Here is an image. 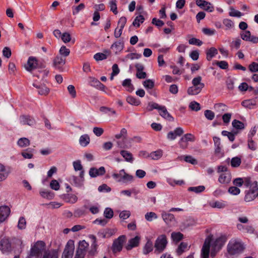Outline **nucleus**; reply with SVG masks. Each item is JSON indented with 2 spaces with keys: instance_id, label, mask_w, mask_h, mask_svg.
Here are the masks:
<instances>
[{
  "instance_id": "69168bd1",
  "label": "nucleus",
  "mask_w": 258,
  "mask_h": 258,
  "mask_svg": "<svg viewBox=\"0 0 258 258\" xmlns=\"http://www.w3.org/2000/svg\"><path fill=\"white\" fill-rule=\"evenodd\" d=\"M100 82L97 79L93 77L89 78V84L91 86L97 88L100 84Z\"/></svg>"
},
{
  "instance_id": "6e6552de",
  "label": "nucleus",
  "mask_w": 258,
  "mask_h": 258,
  "mask_svg": "<svg viewBox=\"0 0 258 258\" xmlns=\"http://www.w3.org/2000/svg\"><path fill=\"white\" fill-rule=\"evenodd\" d=\"M125 241V236L121 235L113 241L112 250L114 253L119 252L122 250L123 244Z\"/></svg>"
},
{
  "instance_id": "39448f33",
  "label": "nucleus",
  "mask_w": 258,
  "mask_h": 258,
  "mask_svg": "<svg viewBox=\"0 0 258 258\" xmlns=\"http://www.w3.org/2000/svg\"><path fill=\"white\" fill-rule=\"evenodd\" d=\"M167 239L165 235L161 234L158 236L154 243V253L159 254L162 252L167 245Z\"/></svg>"
},
{
  "instance_id": "3c124183",
  "label": "nucleus",
  "mask_w": 258,
  "mask_h": 258,
  "mask_svg": "<svg viewBox=\"0 0 258 258\" xmlns=\"http://www.w3.org/2000/svg\"><path fill=\"white\" fill-rule=\"evenodd\" d=\"M242 105L243 106L246 108L252 109L253 108V107L255 106V103L254 101L252 100H246L243 101L242 102Z\"/></svg>"
},
{
  "instance_id": "f257e3e1",
  "label": "nucleus",
  "mask_w": 258,
  "mask_h": 258,
  "mask_svg": "<svg viewBox=\"0 0 258 258\" xmlns=\"http://www.w3.org/2000/svg\"><path fill=\"white\" fill-rule=\"evenodd\" d=\"M58 258V254L56 250H45V244L42 241H37L30 249L26 258Z\"/></svg>"
},
{
  "instance_id": "09e8293b",
  "label": "nucleus",
  "mask_w": 258,
  "mask_h": 258,
  "mask_svg": "<svg viewBox=\"0 0 258 258\" xmlns=\"http://www.w3.org/2000/svg\"><path fill=\"white\" fill-rule=\"evenodd\" d=\"M232 125L233 127L237 130H242L244 128V124L243 123L236 119L233 120Z\"/></svg>"
},
{
  "instance_id": "864d4df0",
  "label": "nucleus",
  "mask_w": 258,
  "mask_h": 258,
  "mask_svg": "<svg viewBox=\"0 0 258 258\" xmlns=\"http://www.w3.org/2000/svg\"><path fill=\"white\" fill-rule=\"evenodd\" d=\"M205 187L204 186L200 185L198 186L190 187L188 188V190L198 194L203 191L205 190Z\"/></svg>"
},
{
  "instance_id": "20e7f679",
  "label": "nucleus",
  "mask_w": 258,
  "mask_h": 258,
  "mask_svg": "<svg viewBox=\"0 0 258 258\" xmlns=\"http://www.w3.org/2000/svg\"><path fill=\"white\" fill-rule=\"evenodd\" d=\"M244 249V246L241 242L232 239L227 245V251L229 254L234 255L241 253Z\"/></svg>"
},
{
  "instance_id": "de8ad7c7",
  "label": "nucleus",
  "mask_w": 258,
  "mask_h": 258,
  "mask_svg": "<svg viewBox=\"0 0 258 258\" xmlns=\"http://www.w3.org/2000/svg\"><path fill=\"white\" fill-rule=\"evenodd\" d=\"M145 20V18L143 16L139 15L136 17L135 19L133 22V25L134 26L139 27L140 26L141 23H143Z\"/></svg>"
},
{
  "instance_id": "c85d7f7f",
  "label": "nucleus",
  "mask_w": 258,
  "mask_h": 258,
  "mask_svg": "<svg viewBox=\"0 0 258 258\" xmlns=\"http://www.w3.org/2000/svg\"><path fill=\"white\" fill-rule=\"evenodd\" d=\"M154 247L153 242L150 240H148L143 248V253L145 255H147L150 252L152 251Z\"/></svg>"
},
{
  "instance_id": "37998d69",
  "label": "nucleus",
  "mask_w": 258,
  "mask_h": 258,
  "mask_svg": "<svg viewBox=\"0 0 258 258\" xmlns=\"http://www.w3.org/2000/svg\"><path fill=\"white\" fill-rule=\"evenodd\" d=\"M40 195L44 198L48 200L52 199L54 197V194L50 191L47 190H43L40 191Z\"/></svg>"
},
{
  "instance_id": "e433bc0d",
  "label": "nucleus",
  "mask_w": 258,
  "mask_h": 258,
  "mask_svg": "<svg viewBox=\"0 0 258 258\" xmlns=\"http://www.w3.org/2000/svg\"><path fill=\"white\" fill-rule=\"evenodd\" d=\"M34 120L29 116H20V122L22 124H28L32 125L34 123Z\"/></svg>"
},
{
  "instance_id": "6e6d98bb",
  "label": "nucleus",
  "mask_w": 258,
  "mask_h": 258,
  "mask_svg": "<svg viewBox=\"0 0 258 258\" xmlns=\"http://www.w3.org/2000/svg\"><path fill=\"white\" fill-rule=\"evenodd\" d=\"M167 181L171 186H174L175 184L181 185L184 184V181L183 180H174L169 178L167 179Z\"/></svg>"
},
{
  "instance_id": "a211bd4d",
  "label": "nucleus",
  "mask_w": 258,
  "mask_h": 258,
  "mask_svg": "<svg viewBox=\"0 0 258 258\" xmlns=\"http://www.w3.org/2000/svg\"><path fill=\"white\" fill-rule=\"evenodd\" d=\"M236 227L240 231L250 234H254L255 232L254 228L251 225H243L241 223H238Z\"/></svg>"
},
{
  "instance_id": "680f3d73",
  "label": "nucleus",
  "mask_w": 258,
  "mask_h": 258,
  "mask_svg": "<svg viewBox=\"0 0 258 258\" xmlns=\"http://www.w3.org/2000/svg\"><path fill=\"white\" fill-rule=\"evenodd\" d=\"M195 140V136L191 134H186L181 138L182 141H185V142H194Z\"/></svg>"
},
{
  "instance_id": "052dcab7",
  "label": "nucleus",
  "mask_w": 258,
  "mask_h": 258,
  "mask_svg": "<svg viewBox=\"0 0 258 258\" xmlns=\"http://www.w3.org/2000/svg\"><path fill=\"white\" fill-rule=\"evenodd\" d=\"M104 216L107 219H111L113 216V212L111 208H107L104 211Z\"/></svg>"
},
{
  "instance_id": "412c9836",
  "label": "nucleus",
  "mask_w": 258,
  "mask_h": 258,
  "mask_svg": "<svg viewBox=\"0 0 258 258\" xmlns=\"http://www.w3.org/2000/svg\"><path fill=\"white\" fill-rule=\"evenodd\" d=\"M140 241V237L138 236H136L134 238L131 239L128 241V244L126 246V249L130 250L133 247L138 246Z\"/></svg>"
},
{
  "instance_id": "0e129e2a",
  "label": "nucleus",
  "mask_w": 258,
  "mask_h": 258,
  "mask_svg": "<svg viewBox=\"0 0 258 258\" xmlns=\"http://www.w3.org/2000/svg\"><path fill=\"white\" fill-rule=\"evenodd\" d=\"M127 134V131L125 128H123L121 130L120 132L118 134H116L115 136V138L119 139H123V141L125 140V137Z\"/></svg>"
},
{
  "instance_id": "393cba45",
  "label": "nucleus",
  "mask_w": 258,
  "mask_h": 258,
  "mask_svg": "<svg viewBox=\"0 0 258 258\" xmlns=\"http://www.w3.org/2000/svg\"><path fill=\"white\" fill-rule=\"evenodd\" d=\"M213 141L214 142L215 154L217 155H221L222 156L223 154L221 152V142L220 138L217 137H213Z\"/></svg>"
},
{
  "instance_id": "f3484780",
  "label": "nucleus",
  "mask_w": 258,
  "mask_h": 258,
  "mask_svg": "<svg viewBox=\"0 0 258 258\" xmlns=\"http://www.w3.org/2000/svg\"><path fill=\"white\" fill-rule=\"evenodd\" d=\"M105 173V168L103 166L100 167L98 169L92 167L90 169L89 174L91 177H96L104 174Z\"/></svg>"
},
{
  "instance_id": "f03ea898",
  "label": "nucleus",
  "mask_w": 258,
  "mask_h": 258,
  "mask_svg": "<svg viewBox=\"0 0 258 258\" xmlns=\"http://www.w3.org/2000/svg\"><path fill=\"white\" fill-rule=\"evenodd\" d=\"M202 77L197 76L192 80V86L187 89V92L189 95H196L199 94L205 87V84L202 82Z\"/></svg>"
},
{
  "instance_id": "8fccbe9b",
  "label": "nucleus",
  "mask_w": 258,
  "mask_h": 258,
  "mask_svg": "<svg viewBox=\"0 0 258 258\" xmlns=\"http://www.w3.org/2000/svg\"><path fill=\"white\" fill-rule=\"evenodd\" d=\"M116 3V0H110L109 2V6L110 8V11H112L115 15H116L118 13L117 10Z\"/></svg>"
},
{
  "instance_id": "c03bdc74",
  "label": "nucleus",
  "mask_w": 258,
  "mask_h": 258,
  "mask_svg": "<svg viewBox=\"0 0 258 258\" xmlns=\"http://www.w3.org/2000/svg\"><path fill=\"white\" fill-rule=\"evenodd\" d=\"M141 54L136 53H131L127 54L123 59L122 61H126L128 59L133 60L134 59H139L141 57Z\"/></svg>"
},
{
  "instance_id": "4c0bfd02",
  "label": "nucleus",
  "mask_w": 258,
  "mask_h": 258,
  "mask_svg": "<svg viewBox=\"0 0 258 258\" xmlns=\"http://www.w3.org/2000/svg\"><path fill=\"white\" fill-rule=\"evenodd\" d=\"M188 244L186 242H182L176 249V253L178 255H181L188 249Z\"/></svg>"
},
{
  "instance_id": "5701e85b",
  "label": "nucleus",
  "mask_w": 258,
  "mask_h": 258,
  "mask_svg": "<svg viewBox=\"0 0 258 258\" xmlns=\"http://www.w3.org/2000/svg\"><path fill=\"white\" fill-rule=\"evenodd\" d=\"M158 111L160 115L163 118L169 121H172L173 120V118L168 113L165 106H161Z\"/></svg>"
},
{
  "instance_id": "72a5a7b5",
  "label": "nucleus",
  "mask_w": 258,
  "mask_h": 258,
  "mask_svg": "<svg viewBox=\"0 0 258 258\" xmlns=\"http://www.w3.org/2000/svg\"><path fill=\"white\" fill-rule=\"evenodd\" d=\"M90 139L87 134L82 135L79 139V144L82 147H86L90 143Z\"/></svg>"
},
{
  "instance_id": "0eeeda50",
  "label": "nucleus",
  "mask_w": 258,
  "mask_h": 258,
  "mask_svg": "<svg viewBox=\"0 0 258 258\" xmlns=\"http://www.w3.org/2000/svg\"><path fill=\"white\" fill-rule=\"evenodd\" d=\"M161 217L165 224L169 227L174 226L177 223L174 216L172 214L167 213L165 211H162Z\"/></svg>"
},
{
  "instance_id": "aec40b11",
  "label": "nucleus",
  "mask_w": 258,
  "mask_h": 258,
  "mask_svg": "<svg viewBox=\"0 0 258 258\" xmlns=\"http://www.w3.org/2000/svg\"><path fill=\"white\" fill-rule=\"evenodd\" d=\"M37 65V63L36 58L33 57H30L25 67L28 71H31L36 68Z\"/></svg>"
},
{
  "instance_id": "7ed1b4c3",
  "label": "nucleus",
  "mask_w": 258,
  "mask_h": 258,
  "mask_svg": "<svg viewBox=\"0 0 258 258\" xmlns=\"http://www.w3.org/2000/svg\"><path fill=\"white\" fill-rule=\"evenodd\" d=\"M112 176L117 182L124 184L131 183L134 180V177L126 173L124 169L119 170L118 173H113Z\"/></svg>"
},
{
  "instance_id": "a18cd8bd",
  "label": "nucleus",
  "mask_w": 258,
  "mask_h": 258,
  "mask_svg": "<svg viewBox=\"0 0 258 258\" xmlns=\"http://www.w3.org/2000/svg\"><path fill=\"white\" fill-rule=\"evenodd\" d=\"M210 205L212 208H217L218 209H223L226 207V204L224 202L215 201L210 203Z\"/></svg>"
},
{
  "instance_id": "a19ab883",
  "label": "nucleus",
  "mask_w": 258,
  "mask_h": 258,
  "mask_svg": "<svg viewBox=\"0 0 258 258\" xmlns=\"http://www.w3.org/2000/svg\"><path fill=\"white\" fill-rule=\"evenodd\" d=\"M171 237L173 241L177 242L182 239L183 235L180 232H173L171 234Z\"/></svg>"
},
{
  "instance_id": "f704fd0d",
  "label": "nucleus",
  "mask_w": 258,
  "mask_h": 258,
  "mask_svg": "<svg viewBox=\"0 0 258 258\" xmlns=\"http://www.w3.org/2000/svg\"><path fill=\"white\" fill-rule=\"evenodd\" d=\"M217 54V49L215 47H211L206 51V58L208 60L210 61Z\"/></svg>"
},
{
  "instance_id": "79ce46f5",
  "label": "nucleus",
  "mask_w": 258,
  "mask_h": 258,
  "mask_svg": "<svg viewBox=\"0 0 258 258\" xmlns=\"http://www.w3.org/2000/svg\"><path fill=\"white\" fill-rule=\"evenodd\" d=\"M158 218L157 215L153 212H147L145 215V218L148 222H152L154 220L158 219Z\"/></svg>"
},
{
  "instance_id": "9d476101",
  "label": "nucleus",
  "mask_w": 258,
  "mask_h": 258,
  "mask_svg": "<svg viewBox=\"0 0 258 258\" xmlns=\"http://www.w3.org/2000/svg\"><path fill=\"white\" fill-rule=\"evenodd\" d=\"M225 242V241L223 238L219 237L212 243L211 256H215L216 253L224 245Z\"/></svg>"
},
{
  "instance_id": "4be33fe9",
  "label": "nucleus",
  "mask_w": 258,
  "mask_h": 258,
  "mask_svg": "<svg viewBox=\"0 0 258 258\" xmlns=\"http://www.w3.org/2000/svg\"><path fill=\"white\" fill-rule=\"evenodd\" d=\"M124 47V43L123 41H116L114 42L111 46V49L115 53L120 52L122 50Z\"/></svg>"
},
{
  "instance_id": "c9c22d12",
  "label": "nucleus",
  "mask_w": 258,
  "mask_h": 258,
  "mask_svg": "<svg viewBox=\"0 0 258 258\" xmlns=\"http://www.w3.org/2000/svg\"><path fill=\"white\" fill-rule=\"evenodd\" d=\"M132 81L130 79H125L122 83V85L124 87L126 90L128 92H132L134 90V87L131 83Z\"/></svg>"
},
{
  "instance_id": "ddd939ff",
  "label": "nucleus",
  "mask_w": 258,
  "mask_h": 258,
  "mask_svg": "<svg viewBox=\"0 0 258 258\" xmlns=\"http://www.w3.org/2000/svg\"><path fill=\"white\" fill-rule=\"evenodd\" d=\"M88 246V244L83 240L79 243V247L77 249L76 254L75 258H84L86 248Z\"/></svg>"
},
{
  "instance_id": "7c9ffc66",
  "label": "nucleus",
  "mask_w": 258,
  "mask_h": 258,
  "mask_svg": "<svg viewBox=\"0 0 258 258\" xmlns=\"http://www.w3.org/2000/svg\"><path fill=\"white\" fill-rule=\"evenodd\" d=\"M233 183L236 186H241L242 183H244L246 187H251V182L249 179H245V181H243L242 178H238L235 179Z\"/></svg>"
},
{
  "instance_id": "4468645a",
  "label": "nucleus",
  "mask_w": 258,
  "mask_h": 258,
  "mask_svg": "<svg viewBox=\"0 0 258 258\" xmlns=\"http://www.w3.org/2000/svg\"><path fill=\"white\" fill-rule=\"evenodd\" d=\"M241 38L244 41L253 43H258V37L251 36L249 31H245L240 34Z\"/></svg>"
},
{
  "instance_id": "e2e57ef3",
  "label": "nucleus",
  "mask_w": 258,
  "mask_h": 258,
  "mask_svg": "<svg viewBox=\"0 0 258 258\" xmlns=\"http://www.w3.org/2000/svg\"><path fill=\"white\" fill-rule=\"evenodd\" d=\"M66 200L67 202L74 204L77 201L78 198L75 195H68L66 198Z\"/></svg>"
},
{
  "instance_id": "774afa93",
  "label": "nucleus",
  "mask_w": 258,
  "mask_h": 258,
  "mask_svg": "<svg viewBox=\"0 0 258 258\" xmlns=\"http://www.w3.org/2000/svg\"><path fill=\"white\" fill-rule=\"evenodd\" d=\"M61 39L64 43H67L71 41V36L70 33L64 32L62 33Z\"/></svg>"
},
{
  "instance_id": "58836bf2",
  "label": "nucleus",
  "mask_w": 258,
  "mask_h": 258,
  "mask_svg": "<svg viewBox=\"0 0 258 258\" xmlns=\"http://www.w3.org/2000/svg\"><path fill=\"white\" fill-rule=\"evenodd\" d=\"M120 154L124 158L125 160L127 162L132 163L134 160V158L132 153L127 151L121 150L120 151Z\"/></svg>"
},
{
  "instance_id": "a878e982",
  "label": "nucleus",
  "mask_w": 258,
  "mask_h": 258,
  "mask_svg": "<svg viewBox=\"0 0 258 258\" xmlns=\"http://www.w3.org/2000/svg\"><path fill=\"white\" fill-rule=\"evenodd\" d=\"M2 170L0 169V181L5 180L11 172L10 167L6 168L3 164H2Z\"/></svg>"
},
{
  "instance_id": "bb28decb",
  "label": "nucleus",
  "mask_w": 258,
  "mask_h": 258,
  "mask_svg": "<svg viewBox=\"0 0 258 258\" xmlns=\"http://www.w3.org/2000/svg\"><path fill=\"white\" fill-rule=\"evenodd\" d=\"M230 180L231 175L228 172L221 173L218 179V181L222 184L228 183Z\"/></svg>"
},
{
  "instance_id": "ea45409f",
  "label": "nucleus",
  "mask_w": 258,
  "mask_h": 258,
  "mask_svg": "<svg viewBox=\"0 0 258 258\" xmlns=\"http://www.w3.org/2000/svg\"><path fill=\"white\" fill-rule=\"evenodd\" d=\"M30 144V141L26 138H21L17 142V145L21 147L24 148L28 146Z\"/></svg>"
},
{
  "instance_id": "338daca9",
  "label": "nucleus",
  "mask_w": 258,
  "mask_h": 258,
  "mask_svg": "<svg viewBox=\"0 0 258 258\" xmlns=\"http://www.w3.org/2000/svg\"><path fill=\"white\" fill-rule=\"evenodd\" d=\"M160 107L161 106H160L158 104L155 102H150L148 103L147 109L149 111H152L154 109L159 110Z\"/></svg>"
},
{
  "instance_id": "dca6fc26",
  "label": "nucleus",
  "mask_w": 258,
  "mask_h": 258,
  "mask_svg": "<svg viewBox=\"0 0 258 258\" xmlns=\"http://www.w3.org/2000/svg\"><path fill=\"white\" fill-rule=\"evenodd\" d=\"M10 209L7 206L0 207V223L3 222L10 214Z\"/></svg>"
},
{
  "instance_id": "9b49d317",
  "label": "nucleus",
  "mask_w": 258,
  "mask_h": 258,
  "mask_svg": "<svg viewBox=\"0 0 258 258\" xmlns=\"http://www.w3.org/2000/svg\"><path fill=\"white\" fill-rule=\"evenodd\" d=\"M74 251V241L73 240H69L65 247L61 258H72Z\"/></svg>"
},
{
  "instance_id": "cd10ccee",
  "label": "nucleus",
  "mask_w": 258,
  "mask_h": 258,
  "mask_svg": "<svg viewBox=\"0 0 258 258\" xmlns=\"http://www.w3.org/2000/svg\"><path fill=\"white\" fill-rule=\"evenodd\" d=\"M214 108L216 112L219 113V116L228 110V107L225 104L221 103L215 104Z\"/></svg>"
},
{
  "instance_id": "bf43d9fd",
  "label": "nucleus",
  "mask_w": 258,
  "mask_h": 258,
  "mask_svg": "<svg viewBox=\"0 0 258 258\" xmlns=\"http://www.w3.org/2000/svg\"><path fill=\"white\" fill-rule=\"evenodd\" d=\"M59 52L60 55L64 57L68 56L70 53V50L69 49L67 48L65 46H62L59 51Z\"/></svg>"
},
{
  "instance_id": "b1692460",
  "label": "nucleus",
  "mask_w": 258,
  "mask_h": 258,
  "mask_svg": "<svg viewBox=\"0 0 258 258\" xmlns=\"http://www.w3.org/2000/svg\"><path fill=\"white\" fill-rule=\"evenodd\" d=\"M11 247V243L7 238H4L0 241V250L3 252L8 251Z\"/></svg>"
},
{
  "instance_id": "423d86ee",
  "label": "nucleus",
  "mask_w": 258,
  "mask_h": 258,
  "mask_svg": "<svg viewBox=\"0 0 258 258\" xmlns=\"http://www.w3.org/2000/svg\"><path fill=\"white\" fill-rule=\"evenodd\" d=\"M257 183V181H254L252 183H251V186L253 185L252 188L245 191L244 201L246 202L252 201L255 199V192L258 190Z\"/></svg>"
},
{
  "instance_id": "2f4dec72",
  "label": "nucleus",
  "mask_w": 258,
  "mask_h": 258,
  "mask_svg": "<svg viewBox=\"0 0 258 258\" xmlns=\"http://www.w3.org/2000/svg\"><path fill=\"white\" fill-rule=\"evenodd\" d=\"M65 63V59L62 56H57L53 59V65L56 69H60V66Z\"/></svg>"
},
{
  "instance_id": "473e14b6",
  "label": "nucleus",
  "mask_w": 258,
  "mask_h": 258,
  "mask_svg": "<svg viewBox=\"0 0 258 258\" xmlns=\"http://www.w3.org/2000/svg\"><path fill=\"white\" fill-rule=\"evenodd\" d=\"M162 155L163 151L159 149L157 151L152 152L148 156L151 158L152 160H157L160 159Z\"/></svg>"
},
{
  "instance_id": "6ab92c4d",
  "label": "nucleus",
  "mask_w": 258,
  "mask_h": 258,
  "mask_svg": "<svg viewBox=\"0 0 258 258\" xmlns=\"http://www.w3.org/2000/svg\"><path fill=\"white\" fill-rule=\"evenodd\" d=\"M116 230L114 229H105L100 231L98 233V236L101 238H108L113 235L116 232Z\"/></svg>"
},
{
  "instance_id": "5fc2aeb1",
  "label": "nucleus",
  "mask_w": 258,
  "mask_h": 258,
  "mask_svg": "<svg viewBox=\"0 0 258 258\" xmlns=\"http://www.w3.org/2000/svg\"><path fill=\"white\" fill-rule=\"evenodd\" d=\"M126 100L129 104L133 105L138 106L141 103L139 100L132 96H128Z\"/></svg>"
},
{
  "instance_id": "1a4fd4ad",
  "label": "nucleus",
  "mask_w": 258,
  "mask_h": 258,
  "mask_svg": "<svg viewBox=\"0 0 258 258\" xmlns=\"http://www.w3.org/2000/svg\"><path fill=\"white\" fill-rule=\"evenodd\" d=\"M212 240V236H208L204 242L201 252L202 258H208L210 252V247Z\"/></svg>"
},
{
  "instance_id": "c756f323",
  "label": "nucleus",
  "mask_w": 258,
  "mask_h": 258,
  "mask_svg": "<svg viewBox=\"0 0 258 258\" xmlns=\"http://www.w3.org/2000/svg\"><path fill=\"white\" fill-rule=\"evenodd\" d=\"M33 85L38 90V92L40 95H46L49 92V89L45 85H38L33 83Z\"/></svg>"
},
{
  "instance_id": "f8f14e48",
  "label": "nucleus",
  "mask_w": 258,
  "mask_h": 258,
  "mask_svg": "<svg viewBox=\"0 0 258 258\" xmlns=\"http://www.w3.org/2000/svg\"><path fill=\"white\" fill-rule=\"evenodd\" d=\"M84 171H82L80 172L79 177L78 178L75 176H72L70 177V180L73 182L74 185L77 187H82L84 184Z\"/></svg>"
},
{
  "instance_id": "49530a36",
  "label": "nucleus",
  "mask_w": 258,
  "mask_h": 258,
  "mask_svg": "<svg viewBox=\"0 0 258 258\" xmlns=\"http://www.w3.org/2000/svg\"><path fill=\"white\" fill-rule=\"evenodd\" d=\"M241 163V158L239 157H235L231 159L230 164L232 167L236 168L240 166Z\"/></svg>"
},
{
  "instance_id": "2eb2a0df",
  "label": "nucleus",
  "mask_w": 258,
  "mask_h": 258,
  "mask_svg": "<svg viewBox=\"0 0 258 258\" xmlns=\"http://www.w3.org/2000/svg\"><path fill=\"white\" fill-rule=\"evenodd\" d=\"M196 3L197 6L204 9L205 11L212 12L214 10V7L208 2L204 0H197Z\"/></svg>"
},
{
  "instance_id": "603ef678",
  "label": "nucleus",
  "mask_w": 258,
  "mask_h": 258,
  "mask_svg": "<svg viewBox=\"0 0 258 258\" xmlns=\"http://www.w3.org/2000/svg\"><path fill=\"white\" fill-rule=\"evenodd\" d=\"M100 111L104 113L108 114L109 115H115L116 112L114 110L111 108L102 106L100 108Z\"/></svg>"
},
{
  "instance_id": "13d9d810",
  "label": "nucleus",
  "mask_w": 258,
  "mask_h": 258,
  "mask_svg": "<svg viewBox=\"0 0 258 258\" xmlns=\"http://www.w3.org/2000/svg\"><path fill=\"white\" fill-rule=\"evenodd\" d=\"M143 85L146 89H151L154 86V82L151 79H148L143 82Z\"/></svg>"
},
{
  "instance_id": "4d7b16f0",
  "label": "nucleus",
  "mask_w": 258,
  "mask_h": 258,
  "mask_svg": "<svg viewBox=\"0 0 258 258\" xmlns=\"http://www.w3.org/2000/svg\"><path fill=\"white\" fill-rule=\"evenodd\" d=\"M236 134V133H232L226 131H223L222 132V135L224 136H227L231 142H233L234 141L235 136Z\"/></svg>"
}]
</instances>
